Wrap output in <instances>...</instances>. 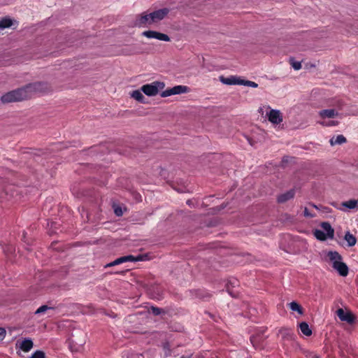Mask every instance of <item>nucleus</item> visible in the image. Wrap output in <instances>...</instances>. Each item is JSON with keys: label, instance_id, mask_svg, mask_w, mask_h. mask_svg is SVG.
<instances>
[{"label": "nucleus", "instance_id": "f257e3e1", "mask_svg": "<svg viewBox=\"0 0 358 358\" xmlns=\"http://www.w3.org/2000/svg\"><path fill=\"white\" fill-rule=\"evenodd\" d=\"M48 90V86L44 83H34L24 87L19 88L4 94L1 100L4 103L20 101L31 97L34 92H44Z\"/></svg>", "mask_w": 358, "mask_h": 358}, {"label": "nucleus", "instance_id": "f03ea898", "mask_svg": "<svg viewBox=\"0 0 358 358\" xmlns=\"http://www.w3.org/2000/svg\"><path fill=\"white\" fill-rule=\"evenodd\" d=\"M165 84L163 82L155 81L150 84L143 85L141 90L147 96H152L158 94L160 90H163Z\"/></svg>", "mask_w": 358, "mask_h": 358}, {"label": "nucleus", "instance_id": "7ed1b4c3", "mask_svg": "<svg viewBox=\"0 0 358 358\" xmlns=\"http://www.w3.org/2000/svg\"><path fill=\"white\" fill-rule=\"evenodd\" d=\"M150 13L144 12L136 16L135 20L131 22L132 27H147L153 24L150 17Z\"/></svg>", "mask_w": 358, "mask_h": 358}, {"label": "nucleus", "instance_id": "20e7f679", "mask_svg": "<svg viewBox=\"0 0 358 358\" xmlns=\"http://www.w3.org/2000/svg\"><path fill=\"white\" fill-rule=\"evenodd\" d=\"M85 343V336L83 334H82L81 338H76L72 336L69 340V348L73 352H79L83 349Z\"/></svg>", "mask_w": 358, "mask_h": 358}, {"label": "nucleus", "instance_id": "39448f33", "mask_svg": "<svg viewBox=\"0 0 358 358\" xmlns=\"http://www.w3.org/2000/svg\"><path fill=\"white\" fill-rule=\"evenodd\" d=\"M188 87L185 85H176L171 89H167L161 93L162 97H167L173 94H180L187 92Z\"/></svg>", "mask_w": 358, "mask_h": 358}, {"label": "nucleus", "instance_id": "423d86ee", "mask_svg": "<svg viewBox=\"0 0 358 358\" xmlns=\"http://www.w3.org/2000/svg\"><path fill=\"white\" fill-rule=\"evenodd\" d=\"M142 36H143L148 38H155V39H157L159 41H166V42H169L171 41L170 37L167 34L160 33V32H158L156 31H152V30L145 31L142 33Z\"/></svg>", "mask_w": 358, "mask_h": 358}, {"label": "nucleus", "instance_id": "0eeeda50", "mask_svg": "<svg viewBox=\"0 0 358 358\" xmlns=\"http://www.w3.org/2000/svg\"><path fill=\"white\" fill-rule=\"evenodd\" d=\"M169 13V9L164 8L162 9H159L152 13H150V17L152 20V22L154 23H157L161 20H162Z\"/></svg>", "mask_w": 358, "mask_h": 358}, {"label": "nucleus", "instance_id": "6e6552de", "mask_svg": "<svg viewBox=\"0 0 358 358\" xmlns=\"http://www.w3.org/2000/svg\"><path fill=\"white\" fill-rule=\"evenodd\" d=\"M268 120L273 124H279L282 122V115L279 110L271 109L267 113Z\"/></svg>", "mask_w": 358, "mask_h": 358}, {"label": "nucleus", "instance_id": "1a4fd4ad", "mask_svg": "<svg viewBox=\"0 0 358 358\" xmlns=\"http://www.w3.org/2000/svg\"><path fill=\"white\" fill-rule=\"evenodd\" d=\"M336 314L341 321L347 322L352 324L355 321V317L351 312H345L343 309L339 308L336 311Z\"/></svg>", "mask_w": 358, "mask_h": 358}, {"label": "nucleus", "instance_id": "9d476101", "mask_svg": "<svg viewBox=\"0 0 358 358\" xmlns=\"http://www.w3.org/2000/svg\"><path fill=\"white\" fill-rule=\"evenodd\" d=\"M333 268L336 270L341 276H346L348 274V267L342 262H334Z\"/></svg>", "mask_w": 358, "mask_h": 358}, {"label": "nucleus", "instance_id": "9b49d317", "mask_svg": "<svg viewBox=\"0 0 358 358\" xmlns=\"http://www.w3.org/2000/svg\"><path fill=\"white\" fill-rule=\"evenodd\" d=\"M322 118H333L338 115V113L335 109H325L319 112Z\"/></svg>", "mask_w": 358, "mask_h": 358}, {"label": "nucleus", "instance_id": "f8f14e48", "mask_svg": "<svg viewBox=\"0 0 358 358\" xmlns=\"http://www.w3.org/2000/svg\"><path fill=\"white\" fill-rule=\"evenodd\" d=\"M294 190L291 189L287 191L285 193H283L278 196V201L279 203H285L288 200L292 199L294 196Z\"/></svg>", "mask_w": 358, "mask_h": 358}, {"label": "nucleus", "instance_id": "ddd939ff", "mask_svg": "<svg viewBox=\"0 0 358 358\" xmlns=\"http://www.w3.org/2000/svg\"><path fill=\"white\" fill-rule=\"evenodd\" d=\"M321 227L323 229V230H324L323 231L325 232V234H327V236H328L329 238H334V230L331 227V224L329 222H322L321 224Z\"/></svg>", "mask_w": 358, "mask_h": 358}, {"label": "nucleus", "instance_id": "4468645a", "mask_svg": "<svg viewBox=\"0 0 358 358\" xmlns=\"http://www.w3.org/2000/svg\"><path fill=\"white\" fill-rule=\"evenodd\" d=\"M33 346V341L29 338H25L20 343V349H22L25 352H27L29 350H31Z\"/></svg>", "mask_w": 358, "mask_h": 358}, {"label": "nucleus", "instance_id": "2eb2a0df", "mask_svg": "<svg viewBox=\"0 0 358 358\" xmlns=\"http://www.w3.org/2000/svg\"><path fill=\"white\" fill-rule=\"evenodd\" d=\"M280 334L282 338L287 340H292L294 338V333L292 329L288 328H282L280 330Z\"/></svg>", "mask_w": 358, "mask_h": 358}, {"label": "nucleus", "instance_id": "dca6fc26", "mask_svg": "<svg viewBox=\"0 0 358 358\" xmlns=\"http://www.w3.org/2000/svg\"><path fill=\"white\" fill-rule=\"evenodd\" d=\"M346 142V138L343 135H338L336 137H332L329 143L331 145H341Z\"/></svg>", "mask_w": 358, "mask_h": 358}, {"label": "nucleus", "instance_id": "f3484780", "mask_svg": "<svg viewBox=\"0 0 358 358\" xmlns=\"http://www.w3.org/2000/svg\"><path fill=\"white\" fill-rule=\"evenodd\" d=\"M328 257L329 258V259L333 263V265L332 266H334V262H340L342 257L340 255V254L336 251H330L329 252L328 255H327Z\"/></svg>", "mask_w": 358, "mask_h": 358}, {"label": "nucleus", "instance_id": "a211bd4d", "mask_svg": "<svg viewBox=\"0 0 358 358\" xmlns=\"http://www.w3.org/2000/svg\"><path fill=\"white\" fill-rule=\"evenodd\" d=\"M131 96L141 103H145V96L141 90H134L131 93Z\"/></svg>", "mask_w": 358, "mask_h": 358}, {"label": "nucleus", "instance_id": "6ab92c4d", "mask_svg": "<svg viewBox=\"0 0 358 358\" xmlns=\"http://www.w3.org/2000/svg\"><path fill=\"white\" fill-rule=\"evenodd\" d=\"M344 238L348 242V245L350 247L354 246L357 243L356 238L349 231L345 233Z\"/></svg>", "mask_w": 358, "mask_h": 358}, {"label": "nucleus", "instance_id": "aec40b11", "mask_svg": "<svg viewBox=\"0 0 358 358\" xmlns=\"http://www.w3.org/2000/svg\"><path fill=\"white\" fill-rule=\"evenodd\" d=\"M299 328H300V330L301 331V332L305 336H310L312 334V331L306 322H303L300 323Z\"/></svg>", "mask_w": 358, "mask_h": 358}, {"label": "nucleus", "instance_id": "412c9836", "mask_svg": "<svg viewBox=\"0 0 358 358\" xmlns=\"http://www.w3.org/2000/svg\"><path fill=\"white\" fill-rule=\"evenodd\" d=\"M342 206L349 209H355L358 207V200L350 199L342 203Z\"/></svg>", "mask_w": 358, "mask_h": 358}, {"label": "nucleus", "instance_id": "4be33fe9", "mask_svg": "<svg viewBox=\"0 0 358 358\" xmlns=\"http://www.w3.org/2000/svg\"><path fill=\"white\" fill-rule=\"evenodd\" d=\"M236 76H229L227 78H225L224 76L220 77V80L225 85H236Z\"/></svg>", "mask_w": 358, "mask_h": 358}, {"label": "nucleus", "instance_id": "5701e85b", "mask_svg": "<svg viewBox=\"0 0 358 358\" xmlns=\"http://www.w3.org/2000/svg\"><path fill=\"white\" fill-rule=\"evenodd\" d=\"M122 258L124 259L123 263L127 262H138V261H143L144 259L142 255H138L136 257H134L133 255H127L122 257Z\"/></svg>", "mask_w": 358, "mask_h": 358}, {"label": "nucleus", "instance_id": "b1692460", "mask_svg": "<svg viewBox=\"0 0 358 358\" xmlns=\"http://www.w3.org/2000/svg\"><path fill=\"white\" fill-rule=\"evenodd\" d=\"M289 306L292 310L296 311L300 315L303 314V308L298 303L292 301L289 303Z\"/></svg>", "mask_w": 358, "mask_h": 358}, {"label": "nucleus", "instance_id": "393cba45", "mask_svg": "<svg viewBox=\"0 0 358 358\" xmlns=\"http://www.w3.org/2000/svg\"><path fill=\"white\" fill-rule=\"evenodd\" d=\"M313 234L315 238L320 241H325L328 238L325 232L320 229H315Z\"/></svg>", "mask_w": 358, "mask_h": 358}, {"label": "nucleus", "instance_id": "a878e982", "mask_svg": "<svg viewBox=\"0 0 358 358\" xmlns=\"http://www.w3.org/2000/svg\"><path fill=\"white\" fill-rule=\"evenodd\" d=\"M13 24L10 18H3L0 20V30L10 27Z\"/></svg>", "mask_w": 358, "mask_h": 358}, {"label": "nucleus", "instance_id": "bb28decb", "mask_svg": "<svg viewBox=\"0 0 358 358\" xmlns=\"http://www.w3.org/2000/svg\"><path fill=\"white\" fill-rule=\"evenodd\" d=\"M163 351L164 357H169L172 355L173 352L168 343H165L163 344Z\"/></svg>", "mask_w": 358, "mask_h": 358}, {"label": "nucleus", "instance_id": "cd10ccee", "mask_svg": "<svg viewBox=\"0 0 358 358\" xmlns=\"http://www.w3.org/2000/svg\"><path fill=\"white\" fill-rule=\"evenodd\" d=\"M52 308L47 306V305H43V306H41V307H39L36 311H35V314L36 315H39V314H41V313H45L48 310H50V309H52Z\"/></svg>", "mask_w": 358, "mask_h": 358}, {"label": "nucleus", "instance_id": "c85d7f7f", "mask_svg": "<svg viewBox=\"0 0 358 358\" xmlns=\"http://www.w3.org/2000/svg\"><path fill=\"white\" fill-rule=\"evenodd\" d=\"M30 358H45V354L42 350H36L31 355Z\"/></svg>", "mask_w": 358, "mask_h": 358}, {"label": "nucleus", "instance_id": "c756f323", "mask_svg": "<svg viewBox=\"0 0 358 358\" xmlns=\"http://www.w3.org/2000/svg\"><path fill=\"white\" fill-rule=\"evenodd\" d=\"M123 259L121 257L115 259V261L110 262V263H108L107 264L105 267L107 268V267H111V266H116V265H118V264H122L123 263Z\"/></svg>", "mask_w": 358, "mask_h": 358}, {"label": "nucleus", "instance_id": "7c9ffc66", "mask_svg": "<svg viewBox=\"0 0 358 358\" xmlns=\"http://www.w3.org/2000/svg\"><path fill=\"white\" fill-rule=\"evenodd\" d=\"M290 64L294 70H299L301 69V62L294 61V59H290Z\"/></svg>", "mask_w": 358, "mask_h": 358}, {"label": "nucleus", "instance_id": "2f4dec72", "mask_svg": "<svg viewBox=\"0 0 358 358\" xmlns=\"http://www.w3.org/2000/svg\"><path fill=\"white\" fill-rule=\"evenodd\" d=\"M114 213L117 216H122L123 215L122 209L117 205H113Z\"/></svg>", "mask_w": 358, "mask_h": 358}, {"label": "nucleus", "instance_id": "473e14b6", "mask_svg": "<svg viewBox=\"0 0 358 358\" xmlns=\"http://www.w3.org/2000/svg\"><path fill=\"white\" fill-rule=\"evenodd\" d=\"M258 338H259L258 337L252 336L250 337V341L255 348H262V346L258 345V341H257Z\"/></svg>", "mask_w": 358, "mask_h": 358}, {"label": "nucleus", "instance_id": "72a5a7b5", "mask_svg": "<svg viewBox=\"0 0 358 358\" xmlns=\"http://www.w3.org/2000/svg\"><path fill=\"white\" fill-rule=\"evenodd\" d=\"M151 311L155 315H159L162 313V309L157 308V307H151Z\"/></svg>", "mask_w": 358, "mask_h": 358}, {"label": "nucleus", "instance_id": "f704fd0d", "mask_svg": "<svg viewBox=\"0 0 358 358\" xmlns=\"http://www.w3.org/2000/svg\"><path fill=\"white\" fill-rule=\"evenodd\" d=\"M245 86H248V87L256 88L258 87V84L253 81L246 80L245 83Z\"/></svg>", "mask_w": 358, "mask_h": 358}, {"label": "nucleus", "instance_id": "c9c22d12", "mask_svg": "<svg viewBox=\"0 0 358 358\" xmlns=\"http://www.w3.org/2000/svg\"><path fill=\"white\" fill-rule=\"evenodd\" d=\"M245 80L241 79L240 78L236 77V85H245Z\"/></svg>", "mask_w": 358, "mask_h": 358}, {"label": "nucleus", "instance_id": "e433bc0d", "mask_svg": "<svg viewBox=\"0 0 358 358\" xmlns=\"http://www.w3.org/2000/svg\"><path fill=\"white\" fill-rule=\"evenodd\" d=\"M6 335V331L3 328L0 327V341H2Z\"/></svg>", "mask_w": 358, "mask_h": 358}, {"label": "nucleus", "instance_id": "4c0bfd02", "mask_svg": "<svg viewBox=\"0 0 358 358\" xmlns=\"http://www.w3.org/2000/svg\"><path fill=\"white\" fill-rule=\"evenodd\" d=\"M337 122H335V121H329L327 123H324L322 122V124L323 125H326V126H334V125H336L337 124Z\"/></svg>", "mask_w": 358, "mask_h": 358}, {"label": "nucleus", "instance_id": "58836bf2", "mask_svg": "<svg viewBox=\"0 0 358 358\" xmlns=\"http://www.w3.org/2000/svg\"><path fill=\"white\" fill-rule=\"evenodd\" d=\"M304 215L306 217H313V215L308 212L307 208L304 209Z\"/></svg>", "mask_w": 358, "mask_h": 358}, {"label": "nucleus", "instance_id": "ea45409f", "mask_svg": "<svg viewBox=\"0 0 358 358\" xmlns=\"http://www.w3.org/2000/svg\"><path fill=\"white\" fill-rule=\"evenodd\" d=\"M308 358H320V357L316 354L310 353L309 355L308 356Z\"/></svg>", "mask_w": 358, "mask_h": 358}, {"label": "nucleus", "instance_id": "a19ab883", "mask_svg": "<svg viewBox=\"0 0 358 358\" xmlns=\"http://www.w3.org/2000/svg\"><path fill=\"white\" fill-rule=\"evenodd\" d=\"M191 357H192V356H189V357H185V356H182L180 358H191Z\"/></svg>", "mask_w": 358, "mask_h": 358}, {"label": "nucleus", "instance_id": "79ce46f5", "mask_svg": "<svg viewBox=\"0 0 358 358\" xmlns=\"http://www.w3.org/2000/svg\"><path fill=\"white\" fill-rule=\"evenodd\" d=\"M312 206H313V207L317 208V206H315V204H312Z\"/></svg>", "mask_w": 358, "mask_h": 358}, {"label": "nucleus", "instance_id": "37998d69", "mask_svg": "<svg viewBox=\"0 0 358 358\" xmlns=\"http://www.w3.org/2000/svg\"><path fill=\"white\" fill-rule=\"evenodd\" d=\"M187 203L189 205V204H190V201H189V200H188V201H187Z\"/></svg>", "mask_w": 358, "mask_h": 358}, {"label": "nucleus", "instance_id": "c03bdc74", "mask_svg": "<svg viewBox=\"0 0 358 358\" xmlns=\"http://www.w3.org/2000/svg\"><path fill=\"white\" fill-rule=\"evenodd\" d=\"M199 358H200V357H199Z\"/></svg>", "mask_w": 358, "mask_h": 358}]
</instances>
